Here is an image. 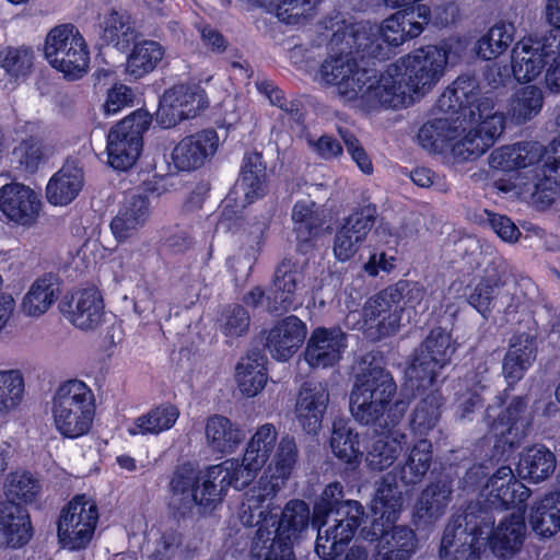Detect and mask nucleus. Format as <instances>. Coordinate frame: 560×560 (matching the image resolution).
<instances>
[{"label":"nucleus","mask_w":560,"mask_h":560,"mask_svg":"<svg viewBox=\"0 0 560 560\" xmlns=\"http://www.w3.org/2000/svg\"><path fill=\"white\" fill-rule=\"evenodd\" d=\"M304 273L305 264L291 258H284L277 265L266 296L270 313H284L302 305L300 291L303 288Z\"/></svg>","instance_id":"14"},{"label":"nucleus","mask_w":560,"mask_h":560,"mask_svg":"<svg viewBox=\"0 0 560 560\" xmlns=\"http://www.w3.org/2000/svg\"><path fill=\"white\" fill-rule=\"evenodd\" d=\"M536 352V341L532 336L524 334L512 338L502 366L509 383H515L523 377L524 372L534 362Z\"/></svg>","instance_id":"35"},{"label":"nucleus","mask_w":560,"mask_h":560,"mask_svg":"<svg viewBox=\"0 0 560 560\" xmlns=\"http://www.w3.org/2000/svg\"><path fill=\"white\" fill-rule=\"evenodd\" d=\"M40 492V483L30 472L14 471L8 475L4 482L5 499L25 503L33 502Z\"/></svg>","instance_id":"57"},{"label":"nucleus","mask_w":560,"mask_h":560,"mask_svg":"<svg viewBox=\"0 0 560 560\" xmlns=\"http://www.w3.org/2000/svg\"><path fill=\"white\" fill-rule=\"evenodd\" d=\"M60 288L57 278L45 275L36 279L22 300V311L28 317H39L58 300Z\"/></svg>","instance_id":"34"},{"label":"nucleus","mask_w":560,"mask_h":560,"mask_svg":"<svg viewBox=\"0 0 560 560\" xmlns=\"http://www.w3.org/2000/svg\"><path fill=\"white\" fill-rule=\"evenodd\" d=\"M347 348V335L339 327H317L307 340L304 359L312 368H329L340 361Z\"/></svg>","instance_id":"21"},{"label":"nucleus","mask_w":560,"mask_h":560,"mask_svg":"<svg viewBox=\"0 0 560 560\" xmlns=\"http://www.w3.org/2000/svg\"><path fill=\"white\" fill-rule=\"evenodd\" d=\"M548 63L545 74L546 88L555 94L560 93V31L549 45Z\"/></svg>","instance_id":"64"},{"label":"nucleus","mask_w":560,"mask_h":560,"mask_svg":"<svg viewBox=\"0 0 560 560\" xmlns=\"http://www.w3.org/2000/svg\"><path fill=\"white\" fill-rule=\"evenodd\" d=\"M515 28L512 23L499 22L487 34L481 36L476 45L477 54L486 60H491L503 54L514 40Z\"/></svg>","instance_id":"51"},{"label":"nucleus","mask_w":560,"mask_h":560,"mask_svg":"<svg viewBox=\"0 0 560 560\" xmlns=\"http://www.w3.org/2000/svg\"><path fill=\"white\" fill-rule=\"evenodd\" d=\"M13 155L25 171L33 173L46 158V151L40 141L31 138L14 148Z\"/></svg>","instance_id":"62"},{"label":"nucleus","mask_w":560,"mask_h":560,"mask_svg":"<svg viewBox=\"0 0 560 560\" xmlns=\"http://www.w3.org/2000/svg\"><path fill=\"white\" fill-rule=\"evenodd\" d=\"M292 220L296 238L305 243L318 234L324 223V215L314 201L302 200L294 205Z\"/></svg>","instance_id":"50"},{"label":"nucleus","mask_w":560,"mask_h":560,"mask_svg":"<svg viewBox=\"0 0 560 560\" xmlns=\"http://www.w3.org/2000/svg\"><path fill=\"white\" fill-rule=\"evenodd\" d=\"M376 214V208L368 205L343 220L332 244V252L338 260L347 261L358 253L375 223Z\"/></svg>","instance_id":"17"},{"label":"nucleus","mask_w":560,"mask_h":560,"mask_svg":"<svg viewBox=\"0 0 560 560\" xmlns=\"http://www.w3.org/2000/svg\"><path fill=\"white\" fill-rule=\"evenodd\" d=\"M299 457V450L293 436H282L278 443L277 451L269 466L270 479L264 478L265 482H279L280 488L291 476Z\"/></svg>","instance_id":"49"},{"label":"nucleus","mask_w":560,"mask_h":560,"mask_svg":"<svg viewBox=\"0 0 560 560\" xmlns=\"http://www.w3.org/2000/svg\"><path fill=\"white\" fill-rule=\"evenodd\" d=\"M396 392L392 374L370 364L355 375L349 400L351 415L362 424L376 423L388 410Z\"/></svg>","instance_id":"8"},{"label":"nucleus","mask_w":560,"mask_h":560,"mask_svg":"<svg viewBox=\"0 0 560 560\" xmlns=\"http://www.w3.org/2000/svg\"><path fill=\"white\" fill-rule=\"evenodd\" d=\"M342 498V487L338 482L328 485L322 494V501L327 510L332 513L336 506L332 524L323 529L327 524L324 522L318 527L315 551L324 560H334L343 550L364 515L363 506L358 501L347 500L339 502Z\"/></svg>","instance_id":"6"},{"label":"nucleus","mask_w":560,"mask_h":560,"mask_svg":"<svg viewBox=\"0 0 560 560\" xmlns=\"http://www.w3.org/2000/svg\"><path fill=\"white\" fill-rule=\"evenodd\" d=\"M150 201L147 195L133 194L126 197L110 222L113 235L119 242L135 236L148 222Z\"/></svg>","instance_id":"29"},{"label":"nucleus","mask_w":560,"mask_h":560,"mask_svg":"<svg viewBox=\"0 0 560 560\" xmlns=\"http://www.w3.org/2000/svg\"><path fill=\"white\" fill-rule=\"evenodd\" d=\"M220 329L226 337H240L249 328V314L241 305L226 307L220 317Z\"/></svg>","instance_id":"61"},{"label":"nucleus","mask_w":560,"mask_h":560,"mask_svg":"<svg viewBox=\"0 0 560 560\" xmlns=\"http://www.w3.org/2000/svg\"><path fill=\"white\" fill-rule=\"evenodd\" d=\"M306 337L305 324L294 315L279 320L268 332L266 347L278 360H288Z\"/></svg>","instance_id":"30"},{"label":"nucleus","mask_w":560,"mask_h":560,"mask_svg":"<svg viewBox=\"0 0 560 560\" xmlns=\"http://www.w3.org/2000/svg\"><path fill=\"white\" fill-rule=\"evenodd\" d=\"M330 447L335 456L347 464L359 463L362 456L358 434L343 420L332 424Z\"/></svg>","instance_id":"53"},{"label":"nucleus","mask_w":560,"mask_h":560,"mask_svg":"<svg viewBox=\"0 0 560 560\" xmlns=\"http://www.w3.org/2000/svg\"><path fill=\"white\" fill-rule=\"evenodd\" d=\"M408 438L404 432L393 431L377 438L371 445L366 462L372 470L383 471L393 466L407 448Z\"/></svg>","instance_id":"40"},{"label":"nucleus","mask_w":560,"mask_h":560,"mask_svg":"<svg viewBox=\"0 0 560 560\" xmlns=\"http://www.w3.org/2000/svg\"><path fill=\"white\" fill-rule=\"evenodd\" d=\"M455 351V342L447 331L440 327L432 329L407 369L409 385L417 389H425L433 385L440 371L450 363Z\"/></svg>","instance_id":"11"},{"label":"nucleus","mask_w":560,"mask_h":560,"mask_svg":"<svg viewBox=\"0 0 560 560\" xmlns=\"http://www.w3.org/2000/svg\"><path fill=\"white\" fill-rule=\"evenodd\" d=\"M219 148V136L212 129L183 138L174 148L172 159L179 171L196 170L212 158Z\"/></svg>","instance_id":"24"},{"label":"nucleus","mask_w":560,"mask_h":560,"mask_svg":"<svg viewBox=\"0 0 560 560\" xmlns=\"http://www.w3.org/2000/svg\"><path fill=\"white\" fill-rule=\"evenodd\" d=\"M205 436L207 445L221 454L233 453L245 440L243 429L221 415H213L206 420Z\"/></svg>","instance_id":"33"},{"label":"nucleus","mask_w":560,"mask_h":560,"mask_svg":"<svg viewBox=\"0 0 560 560\" xmlns=\"http://www.w3.org/2000/svg\"><path fill=\"white\" fill-rule=\"evenodd\" d=\"M278 432L273 424L260 425L246 445L245 455L255 467H264L277 444Z\"/></svg>","instance_id":"55"},{"label":"nucleus","mask_w":560,"mask_h":560,"mask_svg":"<svg viewBox=\"0 0 560 560\" xmlns=\"http://www.w3.org/2000/svg\"><path fill=\"white\" fill-rule=\"evenodd\" d=\"M446 65V54L434 45L401 57L380 77L381 106L396 108L411 105L436 85Z\"/></svg>","instance_id":"3"},{"label":"nucleus","mask_w":560,"mask_h":560,"mask_svg":"<svg viewBox=\"0 0 560 560\" xmlns=\"http://www.w3.org/2000/svg\"><path fill=\"white\" fill-rule=\"evenodd\" d=\"M327 57L319 68L323 84L332 88L334 93L343 102H359L364 107L381 106L380 77L371 70L359 67L354 56L345 54Z\"/></svg>","instance_id":"4"},{"label":"nucleus","mask_w":560,"mask_h":560,"mask_svg":"<svg viewBox=\"0 0 560 560\" xmlns=\"http://www.w3.org/2000/svg\"><path fill=\"white\" fill-rule=\"evenodd\" d=\"M526 407L527 401L522 397L514 398L502 416L497 412V408L488 407L486 421L494 435L503 436L510 433L513 425L522 420Z\"/></svg>","instance_id":"56"},{"label":"nucleus","mask_w":560,"mask_h":560,"mask_svg":"<svg viewBox=\"0 0 560 560\" xmlns=\"http://www.w3.org/2000/svg\"><path fill=\"white\" fill-rule=\"evenodd\" d=\"M441 112L458 114L459 137L451 145L457 161L475 160L482 155L504 130V116L494 109V100L481 93L479 82L469 74L459 75L440 96Z\"/></svg>","instance_id":"1"},{"label":"nucleus","mask_w":560,"mask_h":560,"mask_svg":"<svg viewBox=\"0 0 560 560\" xmlns=\"http://www.w3.org/2000/svg\"><path fill=\"white\" fill-rule=\"evenodd\" d=\"M431 460L432 444L430 441L421 439L415 443L404 464L395 468V475L405 485H416L430 469Z\"/></svg>","instance_id":"43"},{"label":"nucleus","mask_w":560,"mask_h":560,"mask_svg":"<svg viewBox=\"0 0 560 560\" xmlns=\"http://www.w3.org/2000/svg\"><path fill=\"white\" fill-rule=\"evenodd\" d=\"M82 187V170L74 163H67L48 182L47 199L54 205H68L79 195Z\"/></svg>","instance_id":"38"},{"label":"nucleus","mask_w":560,"mask_h":560,"mask_svg":"<svg viewBox=\"0 0 560 560\" xmlns=\"http://www.w3.org/2000/svg\"><path fill=\"white\" fill-rule=\"evenodd\" d=\"M271 10L287 24H299L314 15L312 0H272Z\"/></svg>","instance_id":"59"},{"label":"nucleus","mask_w":560,"mask_h":560,"mask_svg":"<svg viewBox=\"0 0 560 560\" xmlns=\"http://www.w3.org/2000/svg\"><path fill=\"white\" fill-rule=\"evenodd\" d=\"M520 474L534 482L548 478L556 469V456L544 446H535L522 456Z\"/></svg>","instance_id":"48"},{"label":"nucleus","mask_w":560,"mask_h":560,"mask_svg":"<svg viewBox=\"0 0 560 560\" xmlns=\"http://www.w3.org/2000/svg\"><path fill=\"white\" fill-rule=\"evenodd\" d=\"M165 56V48L155 40L135 42L126 61V73L140 79L152 72Z\"/></svg>","instance_id":"41"},{"label":"nucleus","mask_w":560,"mask_h":560,"mask_svg":"<svg viewBox=\"0 0 560 560\" xmlns=\"http://www.w3.org/2000/svg\"><path fill=\"white\" fill-rule=\"evenodd\" d=\"M558 31H550L539 39L524 38L512 49V72L518 82L535 80L548 63L549 45Z\"/></svg>","instance_id":"18"},{"label":"nucleus","mask_w":560,"mask_h":560,"mask_svg":"<svg viewBox=\"0 0 560 560\" xmlns=\"http://www.w3.org/2000/svg\"><path fill=\"white\" fill-rule=\"evenodd\" d=\"M310 523L308 505L301 500L289 501L279 520L277 527L260 525L257 528L250 546V557L257 560H295L293 542L307 528Z\"/></svg>","instance_id":"5"},{"label":"nucleus","mask_w":560,"mask_h":560,"mask_svg":"<svg viewBox=\"0 0 560 560\" xmlns=\"http://www.w3.org/2000/svg\"><path fill=\"white\" fill-rule=\"evenodd\" d=\"M147 110H136L113 127L107 136L108 163L116 170H128L138 160L142 135L151 125Z\"/></svg>","instance_id":"12"},{"label":"nucleus","mask_w":560,"mask_h":560,"mask_svg":"<svg viewBox=\"0 0 560 560\" xmlns=\"http://www.w3.org/2000/svg\"><path fill=\"white\" fill-rule=\"evenodd\" d=\"M101 294L95 289L78 292L72 299L71 323L82 330H93L100 326L104 315Z\"/></svg>","instance_id":"39"},{"label":"nucleus","mask_w":560,"mask_h":560,"mask_svg":"<svg viewBox=\"0 0 560 560\" xmlns=\"http://www.w3.org/2000/svg\"><path fill=\"white\" fill-rule=\"evenodd\" d=\"M44 51L49 65L69 79L81 78L89 69L88 44L72 24H62L50 30Z\"/></svg>","instance_id":"10"},{"label":"nucleus","mask_w":560,"mask_h":560,"mask_svg":"<svg viewBox=\"0 0 560 560\" xmlns=\"http://www.w3.org/2000/svg\"><path fill=\"white\" fill-rule=\"evenodd\" d=\"M492 517L482 512L476 515L469 508L464 515H456L446 525L439 551L440 560H479L486 547L483 534H489Z\"/></svg>","instance_id":"9"},{"label":"nucleus","mask_w":560,"mask_h":560,"mask_svg":"<svg viewBox=\"0 0 560 560\" xmlns=\"http://www.w3.org/2000/svg\"><path fill=\"white\" fill-rule=\"evenodd\" d=\"M532 529L539 536L551 537L560 530V492L546 494L529 514Z\"/></svg>","instance_id":"42"},{"label":"nucleus","mask_w":560,"mask_h":560,"mask_svg":"<svg viewBox=\"0 0 560 560\" xmlns=\"http://www.w3.org/2000/svg\"><path fill=\"white\" fill-rule=\"evenodd\" d=\"M25 384L21 371H0V418L19 409L23 402Z\"/></svg>","instance_id":"52"},{"label":"nucleus","mask_w":560,"mask_h":560,"mask_svg":"<svg viewBox=\"0 0 560 560\" xmlns=\"http://www.w3.org/2000/svg\"><path fill=\"white\" fill-rule=\"evenodd\" d=\"M207 105L202 92L178 84L164 92L156 112V121L163 128H171L185 119L196 117Z\"/></svg>","instance_id":"15"},{"label":"nucleus","mask_w":560,"mask_h":560,"mask_svg":"<svg viewBox=\"0 0 560 560\" xmlns=\"http://www.w3.org/2000/svg\"><path fill=\"white\" fill-rule=\"evenodd\" d=\"M329 401L328 386L322 382H305L298 394L295 417L307 433H316Z\"/></svg>","instance_id":"28"},{"label":"nucleus","mask_w":560,"mask_h":560,"mask_svg":"<svg viewBox=\"0 0 560 560\" xmlns=\"http://www.w3.org/2000/svg\"><path fill=\"white\" fill-rule=\"evenodd\" d=\"M101 39L119 51H126L139 36L135 21L127 12L110 11L104 19Z\"/></svg>","instance_id":"36"},{"label":"nucleus","mask_w":560,"mask_h":560,"mask_svg":"<svg viewBox=\"0 0 560 560\" xmlns=\"http://www.w3.org/2000/svg\"><path fill=\"white\" fill-rule=\"evenodd\" d=\"M482 495L490 506L503 509L524 503L530 490L516 479L511 467L502 466L488 479Z\"/></svg>","instance_id":"27"},{"label":"nucleus","mask_w":560,"mask_h":560,"mask_svg":"<svg viewBox=\"0 0 560 560\" xmlns=\"http://www.w3.org/2000/svg\"><path fill=\"white\" fill-rule=\"evenodd\" d=\"M489 534H483L492 552L502 559H510L518 553L527 535V527L522 512H513L503 517L497 526L494 521L489 528Z\"/></svg>","instance_id":"23"},{"label":"nucleus","mask_w":560,"mask_h":560,"mask_svg":"<svg viewBox=\"0 0 560 560\" xmlns=\"http://www.w3.org/2000/svg\"><path fill=\"white\" fill-rule=\"evenodd\" d=\"M331 44L339 49L343 48L345 54L349 56L357 55L361 58L385 56L386 47L377 37L376 25L370 22H358L339 27L331 37Z\"/></svg>","instance_id":"19"},{"label":"nucleus","mask_w":560,"mask_h":560,"mask_svg":"<svg viewBox=\"0 0 560 560\" xmlns=\"http://www.w3.org/2000/svg\"><path fill=\"white\" fill-rule=\"evenodd\" d=\"M261 467L252 466L244 454L242 462L226 459L205 471H197L190 464L180 466L172 479V489L184 509L197 508L198 513L214 510L221 502L225 490L232 486L242 489L248 486Z\"/></svg>","instance_id":"2"},{"label":"nucleus","mask_w":560,"mask_h":560,"mask_svg":"<svg viewBox=\"0 0 560 560\" xmlns=\"http://www.w3.org/2000/svg\"><path fill=\"white\" fill-rule=\"evenodd\" d=\"M442 113V117L428 121L418 132L420 144L434 153H441L448 148L451 149L452 142L459 137V128L462 127L463 131L466 130L462 126L463 122L457 125L458 114Z\"/></svg>","instance_id":"32"},{"label":"nucleus","mask_w":560,"mask_h":560,"mask_svg":"<svg viewBox=\"0 0 560 560\" xmlns=\"http://www.w3.org/2000/svg\"><path fill=\"white\" fill-rule=\"evenodd\" d=\"M33 50L28 47H5L0 50L2 69L14 78L25 77L33 66Z\"/></svg>","instance_id":"58"},{"label":"nucleus","mask_w":560,"mask_h":560,"mask_svg":"<svg viewBox=\"0 0 560 560\" xmlns=\"http://www.w3.org/2000/svg\"><path fill=\"white\" fill-rule=\"evenodd\" d=\"M371 534L377 540L376 560H409L416 552V534L407 526H384L373 521Z\"/></svg>","instance_id":"22"},{"label":"nucleus","mask_w":560,"mask_h":560,"mask_svg":"<svg viewBox=\"0 0 560 560\" xmlns=\"http://www.w3.org/2000/svg\"><path fill=\"white\" fill-rule=\"evenodd\" d=\"M32 526L25 509L10 500H0V547L19 548L31 539Z\"/></svg>","instance_id":"31"},{"label":"nucleus","mask_w":560,"mask_h":560,"mask_svg":"<svg viewBox=\"0 0 560 560\" xmlns=\"http://www.w3.org/2000/svg\"><path fill=\"white\" fill-rule=\"evenodd\" d=\"M377 37L384 45L398 46L407 40L404 13L397 12L386 19L381 26L376 25Z\"/></svg>","instance_id":"63"},{"label":"nucleus","mask_w":560,"mask_h":560,"mask_svg":"<svg viewBox=\"0 0 560 560\" xmlns=\"http://www.w3.org/2000/svg\"><path fill=\"white\" fill-rule=\"evenodd\" d=\"M547 153L546 148L536 141H523L511 145H504L492 151L489 164L493 168L503 171L529 168L533 185L538 180L537 165Z\"/></svg>","instance_id":"20"},{"label":"nucleus","mask_w":560,"mask_h":560,"mask_svg":"<svg viewBox=\"0 0 560 560\" xmlns=\"http://www.w3.org/2000/svg\"><path fill=\"white\" fill-rule=\"evenodd\" d=\"M402 509V495L398 487L388 482L386 479L376 490L372 503V512L374 520L380 521L384 526L394 525Z\"/></svg>","instance_id":"45"},{"label":"nucleus","mask_w":560,"mask_h":560,"mask_svg":"<svg viewBox=\"0 0 560 560\" xmlns=\"http://www.w3.org/2000/svg\"><path fill=\"white\" fill-rule=\"evenodd\" d=\"M443 396L439 390H433L422 398L413 409L410 425L419 435L428 434L438 424L441 417Z\"/></svg>","instance_id":"54"},{"label":"nucleus","mask_w":560,"mask_h":560,"mask_svg":"<svg viewBox=\"0 0 560 560\" xmlns=\"http://www.w3.org/2000/svg\"><path fill=\"white\" fill-rule=\"evenodd\" d=\"M500 284L501 278L498 271L494 268L487 269L486 276L469 295V304L480 313L488 311L492 300L498 293Z\"/></svg>","instance_id":"60"},{"label":"nucleus","mask_w":560,"mask_h":560,"mask_svg":"<svg viewBox=\"0 0 560 560\" xmlns=\"http://www.w3.org/2000/svg\"><path fill=\"white\" fill-rule=\"evenodd\" d=\"M266 358L258 350L249 351L235 368V380L243 395L255 397L267 384Z\"/></svg>","instance_id":"37"},{"label":"nucleus","mask_w":560,"mask_h":560,"mask_svg":"<svg viewBox=\"0 0 560 560\" xmlns=\"http://www.w3.org/2000/svg\"><path fill=\"white\" fill-rule=\"evenodd\" d=\"M40 199L30 187L13 183L0 189V211L12 222L31 225L38 217Z\"/></svg>","instance_id":"25"},{"label":"nucleus","mask_w":560,"mask_h":560,"mask_svg":"<svg viewBox=\"0 0 560 560\" xmlns=\"http://www.w3.org/2000/svg\"><path fill=\"white\" fill-rule=\"evenodd\" d=\"M280 489L279 482H265L261 478L257 486L250 488L240 506V521L245 526H276V516L271 515V501Z\"/></svg>","instance_id":"26"},{"label":"nucleus","mask_w":560,"mask_h":560,"mask_svg":"<svg viewBox=\"0 0 560 560\" xmlns=\"http://www.w3.org/2000/svg\"><path fill=\"white\" fill-rule=\"evenodd\" d=\"M178 416L179 411L175 406L162 405L137 418L128 432L131 435L159 434L171 429Z\"/></svg>","instance_id":"47"},{"label":"nucleus","mask_w":560,"mask_h":560,"mask_svg":"<svg viewBox=\"0 0 560 560\" xmlns=\"http://www.w3.org/2000/svg\"><path fill=\"white\" fill-rule=\"evenodd\" d=\"M98 520L95 502L86 495H77L62 510L58 522V537L71 550L84 548L91 540Z\"/></svg>","instance_id":"13"},{"label":"nucleus","mask_w":560,"mask_h":560,"mask_svg":"<svg viewBox=\"0 0 560 560\" xmlns=\"http://www.w3.org/2000/svg\"><path fill=\"white\" fill-rule=\"evenodd\" d=\"M544 104V94L536 85H526L517 90L511 97L508 114L517 122L523 124L539 114Z\"/></svg>","instance_id":"46"},{"label":"nucleus","mask_w":560,"mask_h":560,"mask_svg":"<svg viewBox=\"0 0 560 560\" xmlns=\"http://www.w3.org/2000/svg\"><path fill=\"white\" fill-rule=\"evenodd\" d=\"M405 284H393L371 296L364 304L362 313L365 325L377 328L378 337L398 331L404 307L401 290Z\"/></svg>","instance_id":"16"},{"label":"nucleus","mask_w":560,"mask_h":560,"mask_svg":"<svg viewBox=\"0 0 560 560\" xmlns=\"http://www.w3.org/2000/svg\"><path fill=\"white\" fill-rule=\"evenodd\" d=\"M452 485L446 480H438L428 485L416 503V515L419 518L436 520L443 515L451 502Z\"/></svg>","instance_id":"44"},{"label":"nucleus","mask_w":560,"mask_h":560,"mask_svg":"<svg viewBox=\"0 0 560 560\" xmlns=\"http://www.w3.org/2000/svg\"><path fill=\"white\" fill-rule=\"evenodd\" d=\"M50 411L54 425L62 436H83L93 425L96 412L95 395L82 381L63 382L54 393Z\"/></svg>","instance_id":"7"}]
</instances>
